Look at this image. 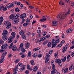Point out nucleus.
I'll return each mask as SVG.
<instances>
[{"mask_svg":"<svg viewBox=\"0 0 74 74\" xmlns=\"http://www.w3.org/2000/svg\"><path fill=\"white\" fill-rule=\"evenodd\" d=\"M71 12L70 11V9H69L68 10L67 12L65 14H63L62 15V13H60L57 16V18H60V19H64V18H65V17L66 16V15L68 14V15L70 14Z\"/></svg>","mask_w":74,"mask_h":74,"instance_id":"obj_1","label":"nucleus"},{"mask_svg":"<svg viewBox=\"0 0 74 74\" xmlns=\"http://www.w3.org/2000/svg\"><path fill=\"white\" fill-rule=\"evenodd\" d=\"M14 7V4L12 3L11 4L10 3H8L7 5L4 7V8L3 9V11H7L8 9H9V8H10V7Z\"/></svg>","mask_w":74,"mask_h":74,"instance_id":"obj_2","label":"nucleus"},{"mask_svg":"<svg viewBox=\"0 0 74 74\" xmlns=\"http://www.w3.org/2000/svg\"><path fill=\"white\" fill-rule=\"evenodd\" d=\"M18 65H16L15 66V68H14L13 69V72H14V74H16L17 73L16 71H18Z\"/></svg>","mask_w":74,"mask_h":74,"instance_id":"obj_3","label":"nucleus"},{"mask_svg":"<svg viewBox=\"0 0 74 74\" xmlns=\"http://www.w3.org/2000/svg\"><path fill=\"white\" fill-rule=\"evenodd\" d=\"M8 47V45L7 44H4L1 47V49H5L7 48Z\"/></svg>","mask_w":74,"mask_h":74,"instance_id":"obj_4","label":"nucleus"},{"mask_svg":"<svg viewBox=\"0 0 74 74\" xmlns=\"http://www.w3.org/2000/svg\"><path fill=\"white\" fill-rule=\"evenodd\" d=\"M19 18H15L12 21V22L14 23V24H16V23H17L18 22H19Z\"/></svg>","mask_w":74,"mask_h":74,"instance_id":"obj_5","label":"nucleus"},{"mask_svg":"<svg viewBox=\"0 0 74 74\" xmlns=\"http://www.w3.org/2000/svg\"><path fill=\"white\" fill-rule=\"evenodd\" d=\"M16 34V33H15V32H12L11 33V35H12V36H10V38H12L14 39V38H15V35Z\"/></svg>","mask_w":74,"mask_h":74,"instance_id":"obj_6","label":"nucleus"},{"mask_svg":"<svg viewBox=\"0 0 74 74\" xmlns=\"http://www.w3.org/2000/svg\"><path fill=\"white\" fill-rule=\"evenodd\" d=\"M57 25H58V23H57V21H53L52 22V25L53 26H57Z\"/></svg>","mask_w":74,"mask_h":74,"instance_id":"obj_7","label":"nucleus"},{"mask_svg":"<svg viewBox=\"0 0 74 74\" xmlns=\"http://www.w3.org/2000/svg\"><path fill=\"white\" fill-rule=\"evenodd\" d=\"M51 45H52V48H53V47H55L56 45H57V44L55 43V42H51Z\"/></svg>","mask_w":74,"mask_h":74,"instance_id":"obj_8","label":"nucleus"},{"mask_svg":"<svg viewBox=\"0 0 74 74\" xmlns=\"http://www.w3.org/2000/svg\"><path fill=\"white\" fill-rule=\"evenodd\" d=\"M25 49H28L29 48V46H30V43L29 42L26 43L25 44Z\"/></svg>","mask_w":74,"mask_h":74,"instance_id":"obj_9","label":"nucleus"},{"mask_svg":"<svg viewBox=\"0 0 74 74\" xmlns=\"http://www.w3.org/2000/svg\"><path fill=\"white\" fill-rule=\"evenodd\" d=\"M11 48L13 51H16V49H17V47L15 45L12 46Z\"/></svg>","mask_w":74,"mask_h":74,"instance_id":"obj_10","label":"nucleus"},{"mask_svg":"<svg viewBox=\"0 0 74 74\" xmlns=\"http://www.w3.org/2000/svg\"><path fill=\"white\" fill-rule=\"evenodd\" d=\"M46 40V38H45V37L44 36L42 37L40 39V40L39 41V42H41V41H44V40Z\"/></svg>","mask_w":74,"mask_h":74,"instance_id":"obj_11","label":"nucleus"},{"mask_svg":"<svg viewBox=\"0 0 74 74\" xmlns=\"http://www.w3.org/2000/svg\"><path fill=\"white\" fill-rule=\"evenodd\" d=\"M2 35L3 36H6V35H7V30L5 29L3 30Z\"/></svg>","mask_w":74,"mask_h":74,"instance_id":"obj_12","label":"nucleus"},{"mask_svg":"<svg viewBox=\"0 0 74 74\" xmlns=\"http://www.w3.org/2000/svg\"><path fill=\"white\" fill-rule=\"evenodd\" d=\"M11 23H9L8 24V25L6 26V27L8 29H9V28L11 27Z\"/></svg>","mask_w":74,"mask_h":74,"instance_id":"obj_13","label":"nucleus"},{"mask_svg":"<svg viewBox=\"0 0 74 74\" xmlns=\"http://www.w3.org/2000/svg\"><path fill=\"white\" fill-rule=\"evenodd\" d=\"M25 33V32L24 30H21L19 32V34L21 35V36H23Z\"/></svg>","mask_w":74,"mask_h":74,"instance_id":"obj_14","label":"nucleus"},{"mask_svg":"<svg viewBox=\"0 0 74 74\" xmlns=\"http://www.w3.org/2000/svg\"><path fill=\"white\" fill-rule=\"evenodd\" d=\"M73 30V29L72 28H69L68 29H67L66 30V32L68 33H71V32H72V31Z\"/></svg>","mask_w":74,"mask_h":74,"instance_id":"obj_15","label":"nucleus"},{"mask_svg":"<svg viewBox=\"0 0 74 74\" xmlns=\"http://www.w3.org/2000/svg\"><path fill=\"white\" fill-rule=\"evenodd\" d=\"M57 71V70L56 69H52V71L51 72V74H55L56 73Z\"/></svg>","mask_w":74,"mask_h":74,"instance_id":"obj_16","label":"nucleus"},{"mask_svg":"<svg viewBox=\"0 0 74 74\" xmlns=\"http://www.w3.org/2000/svg\"><path fill=\"white\" fill-rule=\"evenodd\" d=\"M3 18V17L2 16L0 17V25H1V24L3 23V21H4Z\"/></svg>","mask_w":74,"mask_h":74,"instance_id":"obj_17","label":"nucleus"},{"mask_svg":"<svg viewBox=\"0 0 74 74\" xmlns=\"http://www.w3.org/2000/svg\"><path fill=\"white\" fill-rule=\"evenodd\" d=\"M37 70H38V67H37V66H35L33 68V70L34 72H35V71H36Z\"/></svg>","mask_w":74,"mask_h":74,"instance_id":"obj_18","label":"nucleus"},{"mask_svg":"<svg viewBox=\"0 0 74 74\" xmlns=\"http://www.w3.org/2000/svg\"><path fill=\"white\" fill-rule=\"evenodd\" d=\"M55 62L58 63H61V60L59 59H56L55 60Z\"/></svg>","mask_w":74,"mask_h":74,"instance_id":"obj_19","label":"nucleus"},{"mask_svg":"<svg viewBox=\"0 0 74 74\" xmlns=\"http://www.w3.org/2000/svg\"><path fill=\"white\" fill-rule=\"evenodd\" d=\"M12 39H13V38H11V37H10L8 39L9 40V41H8V43H11V42L12 41Z\"/></svg>","mask_w":74,"mask_h":74,"instance_id":"obj_20","label":"nucleus"},{"mask_svg":"<svg viewBox=\"0 0 74 74\" xmlns=\"http://www.w3.org/2000/svg\"><path fill=\"white\" fill-rule=\"evenodd\" d=\"M2 38L4 41L7 40L8 38L7 36H2Z\"/></svg>","mask_w":74,"mask_h":74,"instance_id":"obj_21","label":"nucleus"},{"mask_svg":"<svg viewBox=\"0 0 74 74\" xmlns=\"http://www.w3.org/2000/svg\"><path fill=\"white\" fill-rule=\"evenodd\" d=\"M32 56V53L31 52L29 51L28 52L27 57L28 58H30Z\"/></svg>","mask_w":74,"mask_h":74,"instance_id":"obj_22","label":"nucleus"},{"mask_svg":"<svg viewBox=\"0 0 74 74\" xmlns=\"http://www.w3.org/2000/svg\"><path fill=\"white\" fill-rule=\"evenodd\" d=\"M27 69H28V70H32V69L30 68V65L29 64H27Z\"/></svg>","mask_w":74,"mask_h":74,"instance_id":"obj_23","label":"nucleus"},{"mask_svg":"<svg viewBox=\"0 0 74 74\" xmlns=\"http://www.w3.org/2000/svg\"><path fill=\"white\" fill-rule=\"evenodd\" d=\"M54 42L56 44H58V43L60 42V38H58V39H57V40H56Z\"/></svg>","mask_w":74,"mask_h":74,"instance_id":"obj_24","label":"nucleus"},{"mask_svg":"<svg viewBox=\"0 0 74 74\" xmlns=\"http://www.w3.org/2000/svg\"><path fill=\"white\" fill-rule=\"evenodd\" d=\"M25 69L26 67H25V66H23L21 69H20L19 70L20 71H23V70H24Z\"/></svg>","mask_w":74,"mask_h":74,"instance_id":"obj_25","label":"nucleus"},{"mask_svg":"<svg viewBox=\"0 0 74 74\" xmlns=\"http://www.w3.org/2000/svg\"><path fill=\"white\" fill-rule=\"evenodd\" d=\"M51 42H49L48 43L47 45V47H51V46L52 43H51Z\"/></svg>","mask_w":74,"mask_h":74,"instance_id":"obj_26","label":"nucleus"},{"mask_svg":"<svg viewBox=\"0 0 74 74\" xmlns=\"http://www.w3.org/2000/svg\"><path fill=\"white\" fill-rule=\"evenodd\" d=\"M67 59V57L65 56L64 57V58H62L61 59V60L63 62H65L66 60V59Z\"/></svg>","mask_w":74,"mask_h":74,"instance_id":"obj_27","label":"nucleus"},{"mask_svg":"<svg viewBox=\"0 0 74 74\" xmlns=\"http://www.w3.org/2000/svg\"><path fill=\"white\" fill-rule=\"evenodd\" d=\"M66 49H67V47H64L62 49L63 52H66Z\"/></svg>","mask_w":74,"mask_h":74,"instance_id":"obj_28","label":"nucleus"},{"mask_svg":"<svg viewBox=\"0 0 74 74\" xmlns=\"http://www.w3.org/2000/svg\"><path fill=\"white\" fill-rule=\"evenodd\" d=\"M29 23H27L26 22V23H24L23 24V26H24V27H26L27 26H28L29 25Z\"/></svg>","mask_w":74,"mask_h":74,"instance_id":"obj_29","label":"nucleus"},{"mask_svg":"<svg viewBox=\"0 0 74 74\" xmlns=\"http://www.w3.org/2000/svg\"><path fill=\"white\" fill-rule=\"evenodd\" d=\"M21 51L22 52V53H24L25 52H26V50H25V49H24L23 47L21 48Z\"/></svg>","mask_w":74,"mask_h":74,"instance_id":"obj_30","label":"nucleus"},{"mask_svg":"<svg viewBox=\"0 0 74 74\" xmlns=\"http://www.w3.org/2000/svg\"><path fill=\"white\" fill-rule=\"evenodd\" d=\"M15 17L13 15V14H11V15H10L9 16V18L10 19H12L13 20V18H14Z\"/></svg>","mask_w":74,"mask_h":74,"instance_id":"obj_31","label":"nucleus"},{"mask_svg":"<svg viewBox=\"0 0 74 74\" xmlns=\"http://www.w3.org/2000/svg\"><path fill=\"white\" fill-rule=\"evenodd\" d=\"M19 61H20V59L19 58H18L17 59H16L15 60V63H18L19 62Z\"/></svg>","mask_w":74,"mask_h":74,"instance_id":"obj_32","label":"nucleus"},{"mask_svg":"<svg viewBox=\"0 0 74 74\" xmlns=\"http://www.w3.org/2000/svg\"><path fill=\"white\" fill-rule=\"evenodd\" d=\"M9 23H10V22H9V21H6L4 24V25L5 26H6V25H8V24Z\"/></svg>","mask_w":74,"mask_h":74,"instance_id":"obj_33","label":"nucleus"},{"mask_svg":"<svg viewBox=\"0 0 74 74\" xmlns=\"http://www.w3.org/2000/svg\"><path fill=\"white\" fill-rule=\"evenodd\" d=\"M67 71H68V68H66L64 69V73H66Z\"/></svg>","mask_w":74,"mask_h":74,"instance_id":"obj_34","label":"nucleus"},{"mask_svg":"<svg viewBox=\"0 0 74 74\" xmlns=\"http://www.w3.org/2000/svg\"><path fill=\"white\" fill-rule=\"evenodd\" d=\"M4 8V6L3 5H2L0 7V10H1V11L3 10V11Z\"/></svg>","mask_w":74,"mask_h":74,"instance_id":"obj_35","label":"nucleus"},{"mask_svg":"<svg viewBox=\"0 0 74 74\" xmlns=\"http://www.w3.org/2000/svg\"><path fill=\"white\" fill-rule=\"evenodd\" d=\"M30 63L31 65H34V60H32L30 61Z\"/></svg>","mask_w":74,"mask_h":74,"instance_id":"obj_36","label":"nucleus"},{"mask_svg":"<svg viewBox=\"0 0 74 74\" xmlns=\"http://www.w3.org/2000/svg\"><path fill=\"white\" fill-rule=\"evenodd\" d=\"M15 11L16 12H19L20 10L19 9V8L17 7L15 8Z\"/></svg>","mask_w":74,"mask_h":74,"instance_id":"obj_37","label":"nucleus"},{"mask_svg":"<svg viewBox=\"0 0 74 74\" xmlns=\"http://www.w3.org/2000/svg\"><path fill=\"white\" fill-rule=\"evenodd\" d=\"M19 15H20V14L19 13H17L16 14L15 18H18V17L19 16Z\"/></svg>","mask_w":74,"mask_h":74,"instance_id":"obj_38","label":"nucleus"},{"mask_svg":"<svg viewBox=\"0 0 74 74\" xmlns=\"http://www.w3.org/2000/svg\"><path fill=\"white\" fill-rule=\"evenodd\" d=\"M7 54V52L5 51V52H4V53H3L2 54V56H6V55Z\"/></svg>","mask_w":74,"mask_h":74,"instance_id":"obj_39","label":"nucleus"},{"mask_svg":"<svg viewBox=\"0 0 74 74\" xmlns=\"http://www.w3.org/2000/svg\"><path fill=\"white\" fill-rule=\"evenodd\" d=\"M49 58H46L45 59V63H47L48 61H49Z\"/></svg>","mask_w":74,"mask_h":74,"instance_id":"obj_40","label":"nucleus"},{"mask_svg":"<svg viewBox=\"0 0 74 74\" xmlns=\"http://www.w3.org/2000/svg\"><path fill=\"white\" fill-rule=\"evenodd\" d=\"M4 42L3 40L1 39H0V44H4Z\"/></svg>","mask_w":74,"mask_h":74,"instance_id":"obj_41","label":"nucleus"},{"mask_svg":"<svg viewBox=\"0 0 74 74\" xmlns=\"http://www.w3.org/2000/svg\"><path fill=\"white\" fill-rule=\"evenodd\" d=\"M37 55V53H35L33 54L32 56L33 57V58H35V57Z\"/></svg>","mask_w":74,"mask_h":74,"instance_id":"obj_42","label":"nucleus"},{"mask_svg":"<svg viewBox=\"0 0 74 74\" xmlns=\"http://www.w3.org/2000/svg\"><path fill=\"white\" fill-rule=\"evenodd\" d=\"M40 49V48L38 47L36 48H35L33 49L34 51H37L38 50Z\"/></svg>","mask_w":74,"mask_h":74,"instance_id":"obj_43","label":"nucleus"},{"mask_svg":"<svg viewBox=\"0 0 74 74\" xmlns=\"http://www.w3.org/2000/svg\"><path fill=\"white\" fill-rule=\"evenodd\" d=\"M19 48H22L23 47V43H21L19 45Z\"/></svg>","mask_w":74,"mask_h":74,"instance_id":"obj_44","label":"nucleus"},{"mask_svg":"<svg viewBox=\"0 0 74 74\" xmlns=\"http://www.w3.org/2000/svg\"><path fill=\"white\" fill-rule=\"evenodd\" d=\"M22 36V37L23 39H25L26 38V36L25 34H24Z\"/></svg>","mask_w":74,"mask_h":74,"instance_id":"obj_45","label":"nucleus"},{"mask_svg":"<svg viewBox=\"0 0 74 74\" xmlns=\"http://www.w3.org/2000/svg\"><path fill=\"white\" fill-rule=\"evenodd\" d=\"M12 45H13V43L12 42L10 44V46L9 47V48L10 49H11V48H12V47H13Z\"/></svg>","mask_w":74,"mask_h":74,"instance_id":"obj_46","label":"nucleus"},{"mask_svg":"<svg viewBox=\"0 0 74 74\" xmlns=\"http://www.w3.org/2000/svg\"><path fill=\"white\" fill-rule=\"evenodd\" d=\"M59 4L60 5H64V3L62 1H60V2L59 3Z\"/></svg>","mask_w":74,"mask_h":74,"instance_id":"obj_47","label":"nucleus"},{"mask_svg":"<svg viewBox=\"0 0 74 74\" xmlns=\"http://www.w3.org/2000/svg\"><path fill=\"white\" fill-rule=\"evenodd\" d=\"M20 18L22 19H24V17L23 16V14H21L20 16Z\"/></svg>","mask_w":74,"mask_h":74,"instance_id":"obj_48","label":"nucleus"},{"mask_svg":"<svg viewBox=\"0 0 74 74\" xmlns=\"http://www.w3.org/2000/svg\"><path fill=\"white\" fill-rule=\"evenodd\" d=\"M52 70L55 69V66L54 64H52Z\"/></svg>","mask_w":74,"mask_h":74,"instance_id":"obj_49","label":"nucleus"},{"mask_svg":"<svg viewBox=\"0 0 74 74\" xmlns=\"http://www.w3.org/2000/svg\"><path fill=\"white\" fill-rule=\"evenodd\" d=\"M28 7H29V8H30V9H33V8H34V7L31 5H29Z\"/></svg>","mask_w":74,"mask_h":74,"instance_id":"obj_50","label":"nucleus"},{"mask_svg":"<svg viewBox=\"0 0 74 74\" xmlns=\"http://www.w3.org/2000/svg\"><path fill=\"white\" fill-rule=\"evenodd\" d=\"M47 32H43L42 34L43 36H45V35L47 34Z\"/></svg>","mask_w":74,"mask_h":74,"instance_id":"obj_51","label":"nucleus"},{"mask_svg":"<svg viewBox=\"0 0 74 74\" xmlns=\"http://www.w3.org/2000/svg\"><path fill=\"white\" fill-rule=\"evenodd\" d=\"M48 41L47 40L45 41L43 43V45H45L46 44H47V43H48Z\"/></svg>","mask_w":74,"mask_h":74,"instance_id":"obj_52","label":"nucleus"},{"mask_svg":"<svg viewBox=\"0 0 74 74\" xmlns=\"http://www.w3.org/2000/svg\"><path fill=\"white\" fill-rule=\"evenodd\" d=\"M73 65H71L70 68H69V70H70V71H71V70H72V69H73Z\"/></svg>","mask_w":74,"mask_h":74,"instance_id":"obj_53","label":"nucleus"},{"mask_svg":"<svg viewBox=\"0 0 74 74\" xmlns=\"http://www.w3.org/2000/svg\"><path fill=\"white\" fill-rule=\"evenodd\" d=\"M1 59H3L4 60H5V58L4 56H2L1 57Z\"/></svg>","mask_w":74,"mask_h":74,"instance_id":"obj_54","label":"nucleus"},{"mask_svg":"<svg viewBox=\"0 0 74 74\" xmlns=\"http://www.w3.org/2000/svg\"><path fill=\"white\" fill-rule=\"evenodd\" d=\"M62 45V43H60L58 45L57 47H58V48H59L60 47H61Z\"/></svg>","mask_w":74,"mask_h":74,"instance_id":"obj_55","label":"nucleus"},{"mask_svg":"<svg viewBox=\"0 0 74 74\" xmlns=\"http://www.w3.org/2000/svg\"><path fill=\"white\" fill-rule=\"evenodd\" d=\"M58 55V53H56L54 54V56L55 58H57Z\"/></svg>","mask_w":74,"mask_h":74,"instance_id":"obj_56","label":"nucleus"},{"mask_svg":"<svg viewBox=\"0 0 74 74\" xmlns=\"http://www.w3.org/2000/svg\"><path fill=\"white\" fill-rule=\"evenodd\" d=\"M53 52V50H50L49 52V54H51Z\"/></svg>","mask_w":74,"mask_h":74,"instance_id":"obj_57","label":"nucleus"},{"mask_svg":"<svg viewBox=\"0 0 74 74\" xmlns=\"http://www.w3.org/2000/svg\"><path fill=\"white\" fill-rule=\"evenodd\" d=\"M30 22V19L27 18V21H26V22L28 23H29V24Z\"/></svg>","mask_w":74,"mask_h":74,"instance_id":"obj_58","label":"nucleus"},{"mask_svg":"<svg viewBox=\"0 0 74 74\" xmlns=\"http://www.w3.org/2000/svg\"><path fill=\"white\" fill-rule=\"evenodd\" d=\"M18 66H21V67H22V65H23V64L21 63V62H19L18 63Z\"/></svg>","mask_w":74,"mask_h":74,"instance_id":"obj_59","label":"nucleus"},{"mask_svg":"<svg viewBox=\"0 0 74 74\" xmlns=\"http://www.w3.org/2000/svg\"><path fill=\"white\" fill-rule=\"evenodd\" d=\"M71 5L72 7H73L74 5V2H72L71 3Z\"/></svg>","mask_w":74,"mask_h":74,"instance_id":"obj_60","label":"nucleus"},{"mask_svg":"<svg viewBox=\"0 0 74 74\" xmlns=\"http://www.w3.org/2000/svg\"><path fill=\"white\" fill-rule=\"evenodd\" d=\"M37 33H38V34H40L41 33V30H37Z\"/></svg>","mask_w":74,"mask_h":74,"instance_id":"obj_61","label":"nucleus"},{"mask_svg":"<svg viewBox=\"0 0 74 74\" xmlns=\"http://www.w3.org/2000/svg\"><path fill=\"white\" fill-rule=\"evenodd\" d=\"M39 21L40 22H44V21L43 18L40 19Z\"/></svg>","mask_w":74,"mask_h":74,"instance_id":"obj_62","label":"nucleus"},{"mask_svg":"<svg viewBox=\"0 0 74 74\" xmlns=\"http://www.w3.org/2000/svg\"><path fill=\"white\" fill-rule=\"evenodd\" d=\"M49 37H50V35H46L45 37L46 38H48Z\"/></svg>","mask_w":74,"mask_h":74,"instance_id":"obj_63","label":"nucleus"},{"mask_svg":"<svg viewBox=\"0 0 74 74\" xmlns=\"http://www.w3.org/2000/svg\"><path fill=\"white\" fill-rule=\"evenodd\" d=\"M73 23V19H71L70 21V22L69 23V24H71Z\"/></svg>","mask_w":74,"mask_h":74,"instance_id":"obj_64","label":"nucleus"}]
</instances>
